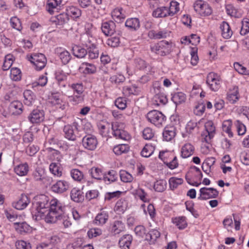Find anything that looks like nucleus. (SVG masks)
<instances>
[{
  "mask_svg": "<svg viewBox=\"0 0 249 249\" xmlns=\"http://www.w3.org/2000/svg\"><path fill=\"white\" fill-rule=\"evenodd\" d=\"M232 123L231 120H226L222 123V130L228 134L230 138H232L233 136V134L231 131V127Z\"/></svg>",
  "mask_w": 249,
  "mask_h": 249,
  "instance_id": "864d4df0",
  "label": "nucleus"
},
{
  "mask_svg": "<svg viewBox=\"0 0 249 249\" xmlns=\"http://www.w3.org/2000/svg\"><path fill=\"white\" fill-rule=\"evenodd\" d=\"M65 94L68 96L69 101L73 105L82 103L85 98L84 94H78V93H73V95H69L67 93H65Z\"/></svg>",
  "mask_w": 249,
  "mask_h": 249,
  "instance_id": "e433bc0d",
  "label": "nucleus"
},
{
  "mask_svg": "<svg viewBox=\"0 0 249 249\" xmlns=\"http://www.w3.org/2000/svg\"><path fill=\"white\" fill-rule=\"evenodd\" d=\"M108 219V213L106 212L103 211L96 216L94 223L98 226H102L104 225Z\"/></svg>",
  "mask_w": 249,
  "mask_h": 249,
  "instance_id": "473e14b6",
  "label": "nucleus"
},
{
  "mask_svg": "<svg viewBox=\"0 0 249 249\" xmlns=\"http://www.w3.org/2000/svg\"><path fill=\"white\" fill-rule=\"evenodd\" d=\"M69 19V16L67 13H61L56 16L52 20L56 25L62 26L66 23Z\"/></svg>",
  "mask_w": 249,
  "mask_h": 249,
  "instance_id": "de8ad7c7",
  "label": "nucleus"
},
{
  "mask_svg": "<svg viewBox=\"0 0 249 249\" xmlns=\"http://www.w3.org/2000/svg\"><path fill=\"white\" fill-rule=\"evenodd\" d=\"M62 0H47L46 10L50 14L53 15L58 12L62 7Z\"/></svg>",
  "mask_w": 249,
  "mask_h": 249,
  "instance_id": "4468645a",
  "label": "nucleus"
},
{
  "mask_svg": "<svg viewBox=\"0 0 249 249\" xmlns=\"http://www.w3.org/2000/svg\"><path fill=\"white\" fill-rule=\"evenodd\" d=\"M125 125L124 123L114 122L112 124V134L116 139L124 141H129L131 139L129 134L124 130Z\"/></svg>",
  "mask_w": 249,
  "mask_h": 249,
  "instance_id": "20e7f679",
  "label": "nucleus"
},
{
  "mask_svg": "<svg viewBox=\"0 0 249 249\" xmlns=\"http://www.w3.org/2000/svg\"><path fill=\"white\" fill-rule=\"evenodd\" d=\"M206 82L212 90L216 91L220 87L221 78L217 73L211 72L207 76Z\"/></svg>",
  "mask_w": 249,
  "mask_h": 249,
  "instance_id": "9d476101",
  "label": "nucleus"
},
{
  "mask_svg": "<svg viewBox=\"0 0 249 249\" xmlns=\"http://www.w3.org/2000/svg\"><path fill=\"white\" fill-rule=\"evenodd\" d=\"M34 178L36 181H42L45 182L47 180V175L44 168L38 167L33 173Z\"/></svg>",
  "mask_w": 249,
  "mask_h": 249,
  "instance_id": "72a5a7b5",
  "label": "nucleus"
},
{
  "mask_svg": "<svg viewBox=\"0 0 249 249\" xmlns=\"http://www.w3.org/2000/svg\"><path fill=\"white\" fill-rule=\"evenodd\" d=\"M153 188L157 192H163L167 188V182L165 179L157 180L153 185Z\"/></svg>",
  "mask_w": 249,
  "mask_h": 249,
  "instance_id": "5fc2aeb1",
  "label": "nucleus"
},
{
  "mask_svg": "<svg viewBox=\"0 0 249 249\" xmlns=\"http://www.w3.org/2000/svg\"><path fill=\"white\" fill-rule=\"evenodd\" d=\"M28 120L32 124H38L44 119V113L43 110H33L28 117Z\"/></svg>",
  "mask_w": 249,
  "mask_h": 249,
  "instance_id": "dca6fc26",
  "label": "nucleus"
},
{
  "mask_svg": "<svg viewBox=\"0 0 249 249\" xmlns=\"http://www.w3.org/2000/svg\"><path fill=\"white\" fill-rule=\"evenodd\" d=\"M127 203L125 200L121 199L118 200L114 207V211L118 213H124L126 210Z\"/></svg>",
  "mask_w": 249,
  "mask_h": 249,
  "instance_id": "8fccbe9b",
  "label": "nucleus"
},
{
  "mask_svg": "<svg viewBox=\"0 0 249 249\" xmlns=\"http://www.w3.org/2000/svg\"><path fill=\"white\" fill-rule=\"evenodd\" d=\"M29 171V167L27 163H22L16 166L14 168L15 172L19 176L27 175Z\"/></svg>",
  "mask_w": 249,
  "mask_h": 249,
  "instance_id": "6e6d98bb",
  "label": "nucleus"
},
{
  "mask_svg": "<svg viewBox=\"0 0 249 249\" xmlns=\"http://www.w3.org/2000/svg\"><path fill=\"white\" fill-rule=\"evenodd\" d=\"M133 194L136 197H138L143 202H148L149 201L148 194L142 188H138L135 190Z\"/></svg>",
  "mask_w": 249,
  "mask_h": 249,
  "instance_id": "4c0bfd02",
  "label": "nucleus"
},
{
  "mask_svg": "<svg viewBox=\"0 0 249 249\" xmlns=\"http://www.w3.org/2000/svg\"><path fill=\"white\" fill-rule=\"evenodd\" d=\"M172 222L180 230L185 229L187 225L186 218L184 216L177 217L173 218Z\"/></svg>",
  "mask_w": 249,
  "mask_h": 249,
  "instance_id": "4d7b16f0",
  "label": "nucleus"
},
{
  "mask_svg": "<svg viewBox=\"0 0 249 249\" xmlns=\"http://www.w3.org/2000/svg\"><path fill=\"white\" fill-rule=\"evenodd\" d=\"M112 18L116 22H121L122 19L124 18V15L122 13V9L117 8L113 10L111 13Z\"/></svg>",
  "mask_w": 249,
  "mask_h": 249,
  "instance_id": "69168bd1",
  "label": "nucleus"
},
{
  "mask_svg": "<svg viewBox=\"0 0 249 249\" xmlns=\"http://www.w3.org/2000/svg\"><path fill=\"white\" fill-rule=\"evenodd\" d=\"M55 78L59 84L60 87H65V84L60 83L65 81L68 76V73L64 72L61 70H58L55 72Z\"/></svg>",
  "mask_w": 249,
  "mask_h": 249,
  "instance_id": "0e129e2a",
  "label": "nucleus"
},
{
  "mask_svg": "<svg viewBox=\"0 0 249 249\" xmlns=\"http://www.w3.org/2000/svg\"><path fill=\"white\" fill-rule=\"evenodd\" d=\"M169 36V32L166 30H160L155 31L151 30L148 33V36L151 38L161 39L165 38Z\"/></svg>",
  "mask_w": 249,
  "mask_h": 249,
  "instance_id": "2f4dec72",
  "label": "nucleus"
},
{
  "mask_svg": "<svg viewBox=\"0 0 249 249\" xmlns=\"http://www.w3.org/2000/svg\"><path fill=\"white\" fill-rule=\"evenodd\" d=\"M82 44L88 48L96 46V40L91 34V31H87L80 38Z\"/></svg>",
  "mask_w": 249,
  "mask_h": 249,
  "instance_id": "ddd939ff",
  "label": "nucleus"
},
{
  "mask_svg": "<svg viewBox=\"0 0 249 249\" xmlns=\"http://www.w3.org/2000/svg\"><path fill=\"white\" fill-rule=\"evenodd\" d=\"M55 53L63 64L68 63L71 59V56L70 53L64 48H57L55 49Z\"/></svg>",
  "mask_w": 249,
  "mask_h": 249,
  "instance_id": "412c9836",
  "label": "nucleus"
},
{
  "mask_svg": "<svg viewBox=\"0 0 249 249\" xmlns=\"http://www.w3.org/2000/svg\"><path fill=\"white\" fill-rule=\"evenodd\" d=\"M152 102L154 105L159 106L165 105L167 102V99L164 94L159 93L153 97Z\"/></svg>",
  "mask_w": 249,
  "mask_h": 249,
  "instance_id": "49530a36",
  "label": "nucleus"
},
{
  "mask_svg": "<svg viewBox=\"0 0 249 249\" xmlns=\"http://www.w3.org/2000/svg\"><path fill=\"white\" fill-rule=\"evenodd\" d=\"M71 199L75 202H79L84 199L83 193L77 188H73L71 191Z\"/></svg>",
  "mask_w": 249,
  "mask_h": 249,
  "instance_id": "ea45409f",
  "label": "nucleus"
},
{
  "mask_svg": "<svg viewBox=\"0 0 249 249\" xmlns=\"http://www.w3.org/2000/svg\"><path fill=\"white\" fill-rule=\"evenodd\" d=\"M23 105L18 101L12 102L9 106V113L13 115H19L22 112Z\"/></svg>",
  "mask_w": 249,
  "mask_h": 249,
  "instance_id": "393cba45",
  "label": "nucleus"
},
{
  "mask_svg": "<svg viewBox=\"0 0 249 249\" xmlns=\"http://www.w3.org/2000/svg\"><path fill=\"white\" fill-rule=\"evenodd\" d=\"M155 149V145L152 143L146 144L141 151L142 156L145 158L150 157Z\"/></svg>",
  "mask_w": 249,
  "mask_h": 249,
  "instance_id": "37998d69",
  "label": "nucleus"
},
{
  "mask_svg": "<svg viewBox=\"0 0 249 249\" xmlns=\"http://www.w3.org/2000/svg\"><path fill=\"white\" fill-rule=\"evenodd\" d=\"M100 134L105 137L109 136L110 133V129H112V124L107 122H101L98 124Z\"/></svg>",
  "mask_w": 249,
  "mask_h": 249,
  "instance_id": "b1692460",
  "label": "nucleus"
},
{
  "mask_svg": "<svg viewBox=\"0 0 249 249\" xmlns=\"http://www.w3.org/2000/svg\"><path fill=\"white\" fill-rule=\"evenodd\" d=\"M70 183L65 180H59L56 182L52 187L53 192L57 193H62L68 190Z\"/></svg>",
  "mask_w": 249,
  "mask_h": 249,
  "instance_id": "a211bd4d",
  "label": "nucleus"
},
{
  "mask_svg": "<svg viewBox=\"0 0 249 249\" xmlns=\"http://www.w3.org/2000/svg\"><path fill=\"white\" fill-rule=\"evenodd\" d=\"M71 176L73 180L78 182H81L84 179V174L82 172L77 169L71 170Z\"/></svg>",
  "mask_w": 249,
  "mask_h": 249,
  "instance_id": "338daca9",
  "label": "nucleus"
},
{
  "mask_svg": "<svg viewBox=\"0 0 249 249\" xmlns=\"http://www.w3.org/2000/svg\"><path fill=\"white\" fill-rule=\"evenodd\" d=\"M125 25L132 31L138 30L140 26L139 20L137 18H129L127 19L125 21Z\"/></svg>",
  "mask_w": 249,
  "mask_h": 249,
  "instance_id": "c9c22d12",
  "label": "nucleus"
},
{
  "mask_svg": "<svg viewBox=\"0 0 249 249\" xmlns=\"http://www.w3.org/2000/svg\"><path fill=\"white\" fill-rule=\"evenodd\" d=\"M147 120L157 127H161L165 124L166 117L160 111L153 110L148 112L146 115Z\"/></svg>",
  "mask_w": 249,
  "mask_h": 249,
  "instance_id": "7ed1b4c3",
  "label": "nucleus"
},
{
  "mask_svg": "<svg viewBox=\"0 0 249 249\" xmlns=\"http://www.w3.org/2000/svg\"><path fill=\"white\" fill-rule=\"evenodd\" d=\"M96 67L87 62L83 63L79 67L80 71L84 74H92L96 71Z\"/></svg>",
  "mask_w": 249,
  "mask_h": 249,
  "instance_id": "cd10ccee",
  "label": "nucleus"
},
{
  "mask_svg": "<svg viewBox=\"0 0 249 249\" xmlns=\"http://www.w3.org/2000/svg\"><path fill=\"white\" fill-rule=\"evenodd\" d=\"M175 45L172 42L162 40L158 43L151 45L152 52L161 56L169 54L174 49Z\"/></svg>",
  "mask_w": 249,
  "mask_h": 249,
  "instance_id": "f03ea898",
  "label": "nucleus"
},
{
  "mask_svg": "<svg viewBox=\"0 0 249 249\" xmlns=\"http://www.w3.org/2000/svg\"><path fill=\"white\" fill-rule=\"evenodd\" d=\"M176 134V128L174 126H166L162 132L163 140L170 141L175 137Z\"/></svg>",
  "mask_w": 249,
  "mask_h": 249,
  "instance_id": "a878e982",
  "label": "nucleus"
},
{
  "mask_svg": "<svg viewBox=\"0 0 249 249\" xmlns=\"http://www.w3.org/2000/svg\"><path fill=\"white\" fill-rule=\"evenodd\" d=\"M123 93L125 96L136 95L138 93L137 87L134 85L126 86L123 87Z\"/></svg>",
  "mask_w": 249,
  "mask_h": 249,
  "instance_id": "bf43d9fd",
  "label": "nucleus"
},
{
  "mask_svg": "<svg viewBox=\"0 0 249 249\" xmlns=\"http://www.w3.org/2000/svg\"><path fill=\"white\" fill-rule=\"evenodd\" d=\"M64 137L68 140L74 141L76 139V127L74 125L67 124L63 128Z\"/></svg>",
  "mask_w": 249,
  "mask_h": 249,
  "instance_id": "aec40b11",
  "label": "nucleus"
},
{
  "mask_svg": "<svg viewBox=\"0 0 249 249\" xmlns=\"http://www.w3.org/2000/svg\"><path fill=\"white\" fill-rule=\"evenodd\" d=\"M30 203L29 197L26 195L22 194L18 199L12 203V206L18 210L25 209Z\"/></svg>",
  "mask_w": 249,
  "mask_h": 249,
  "instance_id": "2eb2a0df",
  "label": "nucleus"
},
{
  "mask_svg": "<svg viewBox=\"0 0 249 249\" xmlns=\"http://www.w3.org/2000/svg\"><path fill=\"white\" fill-rule=\"evenodd\" d=\"M115 24L112 21H106L102 24V32L106 36H112L115 32Z\"/></svg>",
  "mask_w": 249,
  "mask_h": 249,
  "instance_id": "5701e85b",
  "label": "nucleus"
},
{
  "mask_svg": "<svg viewBox=\"0 0 249 249\" xmlns=\"http://www.w3.org/2000/svg\"><path fill=\"white\" fill-rule=\"evenodd\" d=\"M118 178V174L114 170L109 171L104 175L103 179L107 184L115 181Z\"/></svg>",
  "mask_w": 249,
  "mask_h": 249,
  "instance_id": "a18cd8bd",
  "label": "nucleus"
},
{
  "mask_svg": "<svg viewBox=\"0 0 249 249\" xmlns=\"http://www.w3.org/2000/svg\"><path fill=\"white\" fill-rule=\"evenodd\" d=\"M220 28L221 31V35L223 38L229 39L231 37L233 32L229 24L227 22H222L220 24Z\"/></svg>",
  "mask_w": 249,
  "mask_h": 249,
  "instance_id": "bb28decb",
  "label": "nucleus"
},
{
  "mask_svg": "<svg viewBox=\"0 0 249 249\" xmlns=\"http://www.w3.org/2000/svg\"><path fill=\"white\" fill-rule=\"evenodd\" d=\"M183 180L181 178H178L176 177H171L169 179V184L170 188L174 190L177 188L178 186L182 184Z\"/></svg>",
  "mask_w": 249,
  "mask_h": 249,
  "instance_id": "e2e57ef3",
  "label": "nucleus"
},
{
  "mask_svg": "<svg viewBox=\"0 0 249 249\" xmlns=\"http://www.w3.org/2000/svg\"><path fill=\"white\" fill-rule=\"evenodd\" d=\"M199 192L198 198L202 200L216 198L219 194L218 191L213 188L203 187L200 189Z\"/></svg>",
  "mask_w": 249,
  "mask_h": 249,
  "instance_id": "f8f14e48",
  "label": "nucleus"
},
{
  "mask_svg": "<svg viewBox=\"0 0 249 249\" xmlns=\"http://www.w3.org/2000/svg\"><path fill=\"white\" fill-rule=\"evenodd\" d=\"M152 16L156 18H164L169 16L168 7L161 6L157 8L153 11Z\"/></svg>",
  "mask_w": 249,
  "mask_h": 249,
  "instance_id": "f704fd0d",
  "label": "nucleus"
},
{
  "mask_svg": "<svg viewBox=\"0 0 249 249\" xmlns=\"http://www.w3.org/2000/svg\"><path fill=\"white\" fill-rule=\"evenodd\" d=\"M194 9L196 13L200 17H206L212 14L213 10L210 5L202 0H197L194 3Z\"/></svg>",
  "mask_w": 249,
  "mask_h": 249,
  "instance_id": "39448f33",
  "label": "nucleus"
},
{
  "mask_svg": "<svg viewBox=\"0 0 249 249\" xmlns=\"http://www.w3.org/2000/svg\"><path fill=\"white\" fill-rule=\"evenodd\" d=\"M205 120L202 119L200 122L205 124V132L202 134V139L204 142L209 143L213 137L215 133V127L212 121L204 122Z\"/></svg>",
  "mask_w": 249,
  "mask_h": 249,
  "instance_id": "0eeeda50",
  "label": "nucleus"
},
{
  "mask_svg": "<svg viewBox=\"0 0 249 249\" xmlns=\"http://www.w3.org/2000/svg\"><path fill=\"white\" fill-rule=\"evenodd\" d=\"M73 54L77 58H84L87 54V50L80 46L74 45L72 48Z\"/></svg>",
  "mask_w": 249,
  "mask_h": 249,
  "instance_id": "603ef678",
  "label": "nucleus"
},
{
  "mask_svg": "<svg viewBox=\"0 0 249 249\" xmlns=\"http://www.w3.org/2000/svg\"><path fill=\"white\" fill-rule=\"evenodd\" d=\"M132 236L130 234L123 236L119 240V245L123 249H128L131 244Z\"/></svg>",
  "mask_w": 249,
  "mask_h": 249,
  "instance_id": "58836bf2",
  "label": "nucleus"
},
{
  "mask_svg": "<svg viewBox=\"0 0 249 249\" xmlns=\"http://www.w3.org/2000/svg\"><path fill=\"white\" fill-rule=\"evenodd\" d=\"M130 149L129 146L127 144H117L113 147V151L116 155H121L127 153Z\"/></svg>",
  "mask_w": 249,
  "mask_h": 249,
  "instance_id": "79ce46f5",
  "label": "nucleus"
},
{
  "mask_svg": "<svg viewBox=\"0 0 249 249\" xmlns=\"http://www.w3.org/2000/svg\"><path fill=\"white\" fill-rule=\"evenodd\" d=\"M50 103L56 108L64 110L67 107V104L63 102L60 98V95L58 93H53L50 98Z\"/></svg>",
  "mask_w": 249,
  "mask_h": 249,
  "instance_id": "6ab92c4d",
  "label": "nucleus"
},
{
  "mask_svg": "<svg viewBox=\"0 0 249 249\" xmlns=\"http://www.w3.org/2000/svg\"><path fill=\"white\" fill-rule=\"evenodd\" d=\"M67 14L73 18H79L81 15V11L78 8L74 6H69L67 9Z\"/></svg>",
  "mask_w": 249,
  "mask_h": 249,
  "instance_id": "680f3d73",
  "label": "nucleus"
},
{
  "mask_svg": "<svg viewBox=\"0 0 249 249\" xmlns=\"http://www.w3.org/2000/svg\"><path fill=\"white\" fill-rule=\"evenodd\" d=\"M49 197L45 195H40L34 197L32 213L36 220H44L47 223L53 224L58 221L60 214L48 209Z\"/></svg>",
  "mask_w": 249,
  "mask_h": 249,
  "instance_id": "f257e3e1",
  "label": "nucleus"
},
{
  "mask_svg": "<svg viewBox=\"0 0 249 249\" xmlns=\"http://www.w3.org/2000/svg\"><path fill=\"white\" fill-rule=\"evenodd\" d=\"M125 80V77L121 73H116L111 75L109 78L110 82L116 85L123 83Z\"/></svg>",
  "mask_w": 249,
  "mask_h": 249,
  "instance_id": "052dcab7",
  "label": "nucleus"
},
{
  "mask_svg": "<svg viewBox=\"0 0 249 249\" xmlns=\"http://www.w3.org/2000/svg\"><path fill=\"white\" fill-rule=\"evenodd\" d=\"M14 227L16 231L21 234L29 232L31 230V227L26 222H15Z\"/></svg>",
  "mask_w": 249,
  "mask_h": 249,
  "instance_id": "c756f323",
  "label": "nucleus"
},
{
  "mask_svg": "<svg viewBox=\"0 0 249 249\" xmlns=\"http://www.w3.org/2000/svg\"><path fill=\"white\" fill-rule=\"evenodd\" d=\"M125 229L124 224L121 221H115L112 224L111 231L114 234H119L124 231Z\"/></svg>",
  "mask_w": 249,
  "mask_h": 249,
  "instance_id": "13d9d810",
  "label": "nucleus"
},
{
  "mask_svg": "<svg viewBox=\"0 0 249 249\" xmlns=\"http://www.w3.org/2000/svg\"><path fill=\"white\" fill-rule=\"evenodd\" d=\"M50 172L54 176L60 177L62 175L61 165L58 162H52L49 166Z\"/></svg>",
  "mask_w": 249,
  "mask_h": 249,
  "instance_id": "c03bdc74",
  "label": "nucleus"
},
{
  "mask_svg": "<svg viewBox=\"0 0 249 249\" xmlns=\"http://www.w3.org/2000/svg\"><path fill=\"white\" fill-rule=\"evenodd\" d=\"M202 178V173L200 169L196 166H192L186 175V179L190 184L195 185Z\"/></svg>",
  "mask_w": 249,
  "mask_h": 249,
  "instance_id": "423d86ee",
  "label": "nucleus"
},
{
  "mask_svg": "<svg viewBox=\"0 0 249 249\" xmlns=\"http://www.w3.org/2000/svg\"><path fill=\"white\" fill-rule=\"evenodd\" d=\"M48 209L57 214H61L63 211L62 204L56 198H53L48 202Z\"/></svg>",
  "mask_w": 249,
  "mask_h": 249,
  "instance_id": "4be33fe9",
  "label": "nucleus"
},
{
  "mask_svg": "<svg viewBox=\"0 0 249 249\" xmlns=\"http://www.w3.org/2000/svg\"><path fill=\"white\" fill-rule=\"evenodd\" d=\"M186 99V95L182 92H175L172 94V101L176 105L181 104L184 103Z\"/></svg>",
  "mask_w": 249,
  "mask_h": 249,
  "instance_id": "09e8293b",
  "label": "nucleus"
},
{
  "mask_svg": "<svg viewBox=\"0 0 249 249\" xmlns=\"http://www.w3.org/2000/svg\"><path fill=\"white\" fill-rule=\"evenodd\" d=\"M249 33V19L244 18L242 21V26L240 34L242 36H245Z\"/></svg>",
  "mask_w": 249,
  "mask_h": 249,
  "instance_id": "774afa93",
  "label": "nucleus"
},
{
  "mask_svg": "<svg viewBox=\"0 0 249 249\" xmlns=\"http://www.w3.org/2000/svg\"><path fill=\"white\" fill-rule=\"evenodd\" d=\"M82 144L86 150L94 151L97 147L98 141L95 136L87 134L82 138Z\"/></svg>",
  "mask_w": 249,
  "mask_h": 249,
  "instance_id": "6e6552de",
  "label": "nucleus"
},
{
  "mask_svg": "<svg viewBox=\"0 0 249 249\" xmlns=\"http://www.w3.org/2000/svg\"><path fill=\"white\" fill-rule=\"evenodd\" d=\"M30 61L34 65L36 70H41L46 66L47 59L42 53H34L29 58Z\"/></svg>",
  "mask_w": 249,
  "mask_h": 249,
  "instance_id": "1a4fd4ad",
  "label": "nucleus"
},
{
  "mask_svg": "<svg viewBox=\"0 0 249 249\" xmlns=\"http://www.w3.org/2000/svg\"><path fill=\"white\" fill-rule=\"evenodd\" d=\"M215 162V159L213 157L207 158L203 163L202 168L203 171L209 174L213 168V165Z\"/></svg>",
  "mask_w": 249,
  "mask_h": 249,
  "instance_id": "7c9ffc66",
  "label": "nucleus"
},
{
  "mask_svg": "<svg viewBox=\"0 0 249 249\" xmlns=\"http://www.w3.org/2000/svg\"><path fill=\"white\" fill-rule=\"evenodd\" d=\"M175 156L176 155L173 151L163 150L160 152L159 158L165 163Z\"/></svg>",
  "mask_w": 249,
  "mask_h": 249,
  "instance_id": "3c124183",
  "label": "nucleus"
},
{
  "mask_svg": "<svg viewBox=\"0 0 249 249\" xmlns=\"http://www.w3.org/2000/svg\"><path fill=\"white\" fill-rule=\"evenodd\" d=\"M240 98L239 88L234 86L229 88L226 94V99L231 104H236Z\"/></svg>",
  "mask_w": 249,
  "mask_h": 249,
  "instance_id": "9b49d317",
  "label": "nucleus"
},
{
  "mask_svg": "<svg viewBox=\"0 0 249 249\" xmlns=\"http://www.w3.org/2000/svg\"><path fill=\"white\" fill-rule=\"evenodd\" d=\"M24 103L25 105L30 106L34 103L36 96L31 90H26L24 91Z\"/></svg>",
  "mask_w": 249,
  "mask_h": 249,
  "instance_id": "a19ab883",
  "label": "nucleus"
},
{
  "mask_svg": "<svg viewBox=\"0 0 249 249\" xmlns=\"http://www.w3.org/2000/svg\"><path fill=\"white\" fill-rule=\"evenodd\" d=\"M160 232L158 230L153 229L145 234V239L150 244H154L160 237Z\"/></svg>",
  "mask_w": 249,
  "mask_h": 249,
  "instance_id": "c85d7f7f",
  "label": "nucleus"
},
{
  "mask_svg": "<svg viewBox=\"0 0 249 249\" xmlns=\"http://www.w3.org/2000/svg\"><path fill=\"white\" fill-rule=\"evenodd\" d=\"M195 150V146L192 143L186 142L180 149V156L183 159H187L194 154Z\"/></svg>",
  "mask_w": 249,
  "mask_h": 249,
  "instance_id": "f3484780",
  "label": "nucleus"
}]
</instances>
